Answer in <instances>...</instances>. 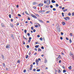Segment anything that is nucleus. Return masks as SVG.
<instances>
[{"instance_id": "nucleus-11", "label": "nucleus", "mask_w": 74, "mask_h": 74, "mask_svg": "<svg viewBox=\"0 0 74 74\" xmlns=\"http://www.w3.org/2000/svg\"><path fill=\"white\" fill-rule=\"evenodd\" d=\"M31 16H32V17H33V18H34L35 17V15H34L33 14H31Z\"/></svg>"}, {"instance_id": "nucleus-34", "label": "nucleus", "mask_w": 74, "mask_h": 74, "mask_svg": "<svg viewBox=\"0 0 74 74\" xmlns=\"http://www.w3.org/2000/svg\"><path fill=\"white\" fill-rule=\"evenodd\" d=\"M31 30H34V27L33 26H32L31 27Z\"/></svg>"}, {"instance_id": "nucleus-10", "label": "nucleus", "mask_w": 74, "mask_h": 74, "mask_svg": "<svg viewBox=\"0 0 74 74\" xmlns=\"http://www.w3.org/2000/svg\"><path fill=\"white\" fill-rule=\"evenodd\" d=\"M32 4L33 5H35V4H37V3L35 2H33Z\"/></svg>"}, {"instance_id": "nucleus-55", "label": "nucleus", "mask_w": 74, "mask_h": 74, "mask_svg": "<svg viewBox=\"0 0 74 74\" xmlns=\"http://www.w3.org/2000/svg\"><path fill=\"white\" fill-rule=\"evenodd\" d=\"M18 16H21V15L20 14H18Z\"/></svg>"}, {"instance_id": "nucleus-4", "label": "nucleus", "mask_w": 74, "mask_h": 74, "mask_svg": "<svg viewBox=\"0 0 74 74\" xmlns=\"http://www.w3.org/2000/svg\"><path fill=\"white\" fill-rule=\"evenodd\" d=\"M69 55L71 56H73V55H73V54L72 53L71 51L70 52Z\"/></svg>"}, {"instance_id": "nucleus-37", "label": "nucleus", "mask_w": 74, "mask_h": 74, "mask_svg": "<svg viewBox=\"0 0 74 74\" xmlns=\"http://www.w3.org/2000/svg\"><path fill=\"white\" fill-rule=\"evenodd\" d=\"M64 34V33H63L62 32H61V34L62 36H63V35Z\"/></svg>"}, {"instance_id": "nucleus-62", "label": "nucleus", "mask_w": 74, "mask_h": 74, "mask_svg": "<svg viewBox=\"0 0 74 74\" xmlns=\"http://www.w3.org/2000/svg\"><path fill=\"white\" fill-rule=\"evenodd\" d=\"M40 37V35H38L37 36V37Z\"/></svg>"}, {"instance_id": "nucleus-41", "label": "nucleus", "mask_w": 74, "mask_h": 74, "mask_svg": "<svg viewBox=\"0 0 74 74\" xmlns=\"http://www.w3.org/2000/svg\"><path fill=\"white\" fill-rule=\"evenodd\" d=\"M27 32V31H26V29H25L24 30V32L25 33H26V32Z\"/></svg>"}, {"instance_id": "nucleus-36", "label": "nucleus", "mask_w": 74, "mask_h": 74, "mask_svg": "<svg viewBox=\"0 0 74 74\" xmlns=\"http://www.w3.org/2000/svg\"><path fill=\"white\" fill-rule=\"evenodd\" d=\"M40 40H41V41H42L43 39L42 38V37H41L40 38Z\"/></svg>"}, {"instance_id": "nucleus-3", "label": "nucleus", "mask_w": 74, "mask_h": 74, "mask_svg": "<svg viewBox=\"0 0 74 74\" xmlns=\"http://www.w3.org/2000/svg\"><path fill=\"white\" fill-rule=\"evenodd\" d=\"M57 29H58L59 32H60V26L59 25H58L57 26V28H56Z\"/></svg>"}, {"instance_id": "nucleus-26", "label": "nucleus", "mask_w": 74, "mask_h": 74, "mask_svg": "<svg viewBox=\"0 0 74 74\" xmlns=\"http://www.w3.org/2000/svg\"><path fill=\"white\" fill-rule=\"evenodd\" d=\"M28 57H29V56L28 55H27L25 57L26 59H27Z\"/></svg>"}, {"instance_id": "nucleus-53", "label": "nucleus", "mask_w": 74, "mask_h": 74, "mask_svg": "<svg viewBox=\"0 0 74 74\" xmlns=\"http://www.w3.org/2000/svg\"><path fill=\"white\" fill-rule=\"evenodd\" d=\"M29 40H32V37H29Z\"/></svg>"}, {"instance_id": "nucleus-5", "label": "nucleus", "mask_w": 74, "mask_h": 74, "mask_svg": "<svg viewBox=\"0 0 74 74\" xmlns=\"http://www.w3.org/2000/svg\"><path fill=\"white\" fill-rule=\"evenodd\" d=\"M49 3L47 4V5H49L50 4V0H47V3Z\"/></svg>"}, {"instance_id": "nucleus-13", "label": "nucleus", "mask_w": 74, "mask_h": 74, "mask_svg": "<svg viewBox=\"0 0 74 74\" xmlns=\"http://www.w3.org/2000/svg\"><path fill=\"white\" fill-rule=\"evenodd\" d=\"M34 15H36L37 16H38V17H39V16H39V15H38L36 13H35Z\"/></svg>"}, {"instance_id": "nucleus-23", "label": "nucleus", "mask_w": 74, "mask_h": 74, "mask_svg": "<svg viewBox=\"0 0 74 74\" xmlns=\"http://www.w3.org/2000/svg\"><path fill=\"white\" fill-rule=\"evenodd\" d=\"M67 17H64V19L65 20V21H67Z\"/></svg>"}, {"instance_id": "nucleus-17", "label": "nucleus", "mask_w": 74, "mask_h": 74, "mask_svg": "<svg viewBox=\"0 0 74 74\" xmlns=\"http://www.w3.org/2000/svg\"><path fill=\"white\" fill-rule=\"evenodd\" d=\"M39 46H40L39 45H36V46H35V48H38V47H39Z\"/></svg>"}, {"instance_id": "nucleus-2", "label": "nucleus", "mask_w": 74, "mask_h": 74, "mask_svg": "<svg viewBox=\"0 0 74 74\" xmlns=\"http://www.w3.org/2000/svg\"><path fill=\"white\" fill-rule=\"evenodd\" d=\"M43 5H44L43 3H40L38 5V7H42Z\"/></svg>"}, {"instance_id": "nucleus-29", "label": "nucleus", "mask_w": 74, "mask_h": 74, "mask_svg": "<svg viewBox=\"0 0 74 74\" xmlns=\"http://www.w3.org/2000/svg\"><path fill=\"white\" fill-rule=\"evenodd\" d=\"M17 63H20V62H21V61L19 60H17Z\"/></svg>"}, {"instance_id": "nucleus-12", "label": "nucleus", "mask_w": 74, "mask_h": 74, "mask_svg": "<svg viewBox=\"0 0 74 74\" xmlns=\"http://www.w3.org/2000/svg\"><path fill=\"white\" fill-rule=\"evenodd\" d=\"M50 12H51V11H50V10L46 12V14H49V13H50Z\"/></svg>"}, {"instance_id": "nucleus-61", "label": "nucleus", "mask_w": 74, "mask_h": 74, "mask_svg": "<svg viewBox=\"0 0 74 74\" xmlns=\"http://www.w3.org/2000/svg\"><path fill=\"white\" fill-rule=\"evenodd\" d=\"M30 41H31V40H30L29 39L28 41V42H30Z\"/></svg>"}, {"instance_id": "nucleus-22", "label": "nucleus", "mask_w": 74, "mask_h": 74, "mask_svg": "<svg viewBox=\"0 0 74 74\" xmlns=\"http://www.w3.org/2000/svg\"><path fill=\"white\" fill-rule=\"evenodd\" d=\"M66 18L67 19V20L68 19V20H70V18L69 17H66Z\"/></svg>"}, {"instance_id": "nucleus-60", "label": "nucleus", "mask_w": 74, "mask_h": 74, "mask_svg": "<svg viewBox=\"0 0 74 74\" xmlns=\"http://www.w3.org/2000/svg\"><path fill=\"white\" fill-rule=\"evenodd\" d=\"M62 62V60H59V63H61V62Z\"/></svg>"}, {"instance_id": "nucleus-15", "label": "nucleus", "mask_w": 74, "mask_h": 74, "mask_svg": "<svg viewBox=\"0 0 74 74\" xmlns=\"http://www.w3.org/2000/svg\"><path fill=\"white\" fill-rule=\"evenodd\" d=\"M39 22H41V23H44V22H43V21H42L41 20H39Z\"/></svg>"}, {"instance_id": "nucleus-35", "label": "nucleus", "mask_w": 74, "mask_h": 74, "mask_svg": "<svg viewBox=\"0 0 74 74\" xmlns=\"http://www.w3.org/2000/svg\"><path fill=\"white\" fill-rule=\"evenodd\" d=\"M47 7L46 5H45L43 6V8H46Z\"/></svg>"}, {"instance_id": "nucleus-44", "label": "nucleus", "mask_w": 74, "mask_h": 74, "mask_svg": "<svg viewBox=\"0 0 74 74\" xmlns=\"http://www.w3.org/2000/svg\"><path fill=\"white\" fill-rule=\"evenodd\" d=\"M41 49H44V47L43 46H42L41 47Z\"/></svg>"}, {"instance_id": "nucleus-28", "label": "nucleus", "mask_w": 74, "mask_h": 74, "mask_svg": "<svg viewBox=\"0 0 74 74\" xmlns=\"http://www.w3.org/2000/svg\"><path fill=\"white\" fill-rule=\"evenodd\" d=\"M67 11V9H66L64 10L63 11H64V12H65V11Z\"/></svg>"}, {"instance_id": "nucleus-8", "label": "nucleus", "mask_w": 74, "mask_h": 74, "mask_svg": "<svg viewBox=\"0 0 74 74\" xmlns=\"http://www.w3.org/2000/svg\"><path fill=\"white\" fill-rule=\"evenodd\" d=\"M1 56L2 57V59H3V60H4V55H3V54H2L1 55Z\"/></svg>"}, {"instance_id": "nucleus-16", "label": "nucleus", "mask_w": 74, "mask_h": 74, "mask_svg": "<svg viewBox=\"0 0 74 74\" xmlns=\"http://www.w3.org/2000/svg\"><path fill=\"white\" fill-rule=\"evenodd\" d=\"M10 26L11 27H13L14 26V25H13V24H12L11 23H10Z\"/></svg>"}, {"instance_id": "nucleus-54", "label": "nucleus", "mask_w": 74, "mask_h": 74, "mask_svg": "<svg viewBox=\"0 0 74 74\" xmlns=\"http://www.w3.org/2000/svg\"><path fill=\"white\" fill-rule=\"evenodd\" d=\"M31 54V52L29 51V53L28 54L29 55H30Z\"/></svg>"}, {"instance_id": "nucleus-24", "label": "nucleus", "mask_w": 74, "mask_h": 74, "mask_svg": "<svg viewBox=\"0 0 74 74\" xmlns=\"http://www.w3.org/2000/svg\"><path fill=\"white\" fill-rule=\"evenodd\" d=\"M62 16H63V17L64 16V13H63V12L62 13Z\"/></svg>"}, {"instance_id": "nucleus-25", "label": "nucleus", "mask_w": 74, "mask_h": 74, "mask_svg": "<svg viewBox=\"0 0 74 74\" xmlns=\"http://www.w3.org/2000/svg\"><path fill=\"white\" fill-rule=\"evenodd\" d=\"M38 51L39 52V51H41V49H40V48H38Z\"/></svg>"}, {"instance_id": "nucleus-21", "label": "nucleus", "mask_w": 74, "mask_h": 74, "mask_svg": "<svg viewBox=\"0 0 74 74\" xmlns=\"http://www.w3.org/2000/svg\"><path fill=\"white\" fill-rule=\"evenodd\" d=\"M61 73V71H60V69H59L58 73Z\"/></svg>"}, {"instance_id": "nucleus-56", "label": "nucleus", "mask_w": 74, "mask_h": 74, "mask_svg": "<svg viewBox=\"0 0 74 74\" xmlns=\"http://www.w3.org/2000/svg\"><path fill=\"white\" fill-rule=\"evenodd\" d=\"M70 36H73V34L71 33H70Z\"/></svg>"}, {"instance_id": "nucleus-38", "label": "nucleus", "mask_w": 74, "mask_h": 74, "mask_svg": "<svg viewBox=\"0 0 74 74\" xmlns=\"http://www.w3.org/2000/svg\"><path fill=\"white\" fill-rule=\"evenodd\" d=\"M36 71H40V69H39L36 70Z\"/></svg>"}, {"instance_id": "nucleus-48", "label": "nucleus", "mask_w": 74, "mask_h": 74, "mask_svg": "<svg viewBox=\"0 0 74 74\" xmlns=\"http://www.w3.org/2000/svg\"><path fill=\"white\" fill-rule=\"evenodd\" d=\"M3 66H4V67L5 66V63H3Z\"/></svg>"}, {"instance_id": "nucleus-1", "label": "nucleus", "mask_w": 74, "mask_h": 74, "mask_svg": "<svg viewBox=\"0 0 74 74\" xmlns=\"http://www.w3.org/2000/svg\"><path fill=\"white\" fill-rule=\"evenodd\" d=\"M58 56H59L58 57V58H56L57 60L58 61L60 59H61V57H60V55H57Z\"/></svg>"}, {"instance_id": "nucleus-57", "label": "nucleus", "mask_w": 74, "mask_h": 74, "mask_svg": "<svg viewBox=\"0 0 74 74\" xmlns=\"http://www.w3.org/2000/svg\"><path fill=\"white\" fill-rule=\"evenodd\" d=\"M23 44L24 45H25V41L24 40L23 41Z\"/></svg>"}, {"instance_id": "nucleus-49", "label": "nucleus", "mask_w": 74, "mask_h": 74, "mask_svg": "<svg viewBox=\"0 0 74 74\" xmlns=\"http://www.w3.org/2000/svg\"><path fill=\"white\" fill-rule=\"evenodd\" d=\"M38 25H36L35 26V27H38Z\"/></svg>"}, {"instance_id": "nucleus-39", "label": "nucleus", "mask_w": 74, "mask_h": 74, "mask_svg": "<svg viewBox=\"0 0 74 74\" xmlns=\"http://www.w3.org/2000/svg\"><path fill=\"white\" fill-rule=\"evenodd\" d=\"M26 71V69H25L23 70V72L25 73Z\"/></svg>"}, {"instance_id": "nucleus-6", "label": "nucleus", "mask_w": 74, "mask_h": 74, "mask_svg": "<svg viewBox=\"0 0 74 74\" xmlns=\"http://www.w3.org/2000/svg\"><path fill=\"white\" fill-rule=\"evenodd\" d=\"M10 45H8V44H7L6 46V48H10L9 47V46H10Z\"/></svg>"}, {"instance_id": "nucleus-59", "label": "nucleus", "mask_w": 74, "mask_h": 74, "mask_svg": "<svg viewBox=\"0 0 74 74\" xmlns=\"http://www.w3.org/2000/svg\"><path fill=\"white\" fill-rule=\"evenodd\" d=\"M36 69H34L33 70L34 71H36Z\"/></svg>"}, {"instance_id": "nucleus-64", "label": "nucleus", "mask_w": 74, "mask_h": 74, "mask_svg": "<svg viewBox=\"0 0 74 74\" xmlns=\"http://www.w3.org/2000/svg\"><path fill=\"white\" fill-rule=\"evenodd\" d=\"M37 53L36 52L34 54V55H37Z\"/></svg>"}, {"instance_id": "nucleus-42", "label": "nucleus", "mask_w": 74, "mask_h": 74, "mask_svg": "<svg viewBox=\"0 0 74 74\" xmlns=\"http://www.w3.org/2000/svg\"><path fill=\"white\" fill-rule=\"evenodd\" d=\"M47 60H45V63H47Z\"/></svg>"}, {"instance_id": "nucleus-9", "label": "nucleus", "mask_w": 74, "mask_h": 74, "mask_svg": "<svg viewBox=\"0 0 74 74\" xmlns=\"http://www.w3.org/2000/svg\"><path fill=\"white\" fill-rule=\"evenodd\" d=\"M62 24L63 25H66V23H65V22H64L63 21H62Z\"/></svg>"}, {"instance_id": "nucleus-50", "label": "nucleus", "mask_w": 74, "mask_h": 74, "mask_svg": "<svg viewBox=\"0 0 74 74\" xmlns=\"http://www.w3.org/2000/svg\"><path fill=\"white\" fill-rule=\"evenodd\" d=\"M50 8H53V6L52 5H50Z\"/></svg>"}, {"instance_id": "nucleus-33", "label": "nucleus", "mask_w": 74, "mask_h": 74, "mask_svg": "<svg viewBox=\"0 0 74 74\" xmlns=\"http://www.w3.org/2000/svg\"><path fill=\"white\" fill-rule=\"evenodd\" d=\"M66 70L64 69L63 70V73H66Z\"/></svg>"}, {"instance_id": "nucleus-47", "label": "nucleus", "mask_w": 74, "mask_h": 74, "mask_svg": "<svg viewBox=\"0 0 74 74\" xmlns=\"http://www.w3.org/2000/svg\"><path fill=\"white\" fill-rule=\"evenodd\" d=\"M62 67L63 68V69H65V67H64V65L62 66Z\"/></svg>"}, {"instance_id": "nucleus-20", "label": "nucleus", "mask_w": 74, "mask_h": 74, "mask_svg": "<svg viewBox=\"0 0 74 74\" xmlns=\"http://www.w3.org/2000/svg\"><path fill=\"white\" fill-rule=\"evenodd\" d=\"M68 15L69 16H70L71 15V14L70 13V12H69L68 14Z\"/></svg>"}, {"instance_id": "nucleus-52", "label": "nucleus", "mask_w": 74, "mask_h": 74, "mask_svg": "<svg viewBox=\"0 0 74 74\" xmlns=\"http://www.w3.org/2000/svg\"><path fill=\"white\" fill-rule=\"evenodd\" d=\"M66 40H69V38H68L67 37H66Z\"/></svg>"}, {"instance_id": "nucleus-58", "label": "nucleus", "mask_w": 74, "mask_h": 74, "mask_svg": "<svg viewBox=\"0 0 74 74\" xmlns=\"http://www.w3.org/2000/svg\"><path fill=\"white\" fill-rule=\"evenodd\" d=\"M72 16H74V12H73L72 13Z\"/></svg>"}, {"instance_id": "nucleus-30", "label": "nucleus", "mask_w": 74, "mask_h": 74, "mask_svg": "<svg viewBox=\"0 0 74 74\" xmlns=\"http://www.w3.org/2000/svg\"><path fill=\"white\" fill-rule=\"evenodd\" d=\"M30 33H28L27 34V36H28V37H30Z\"/></svg>"}, {"instance_id": "nucleus-51", "label": "nucleus", "mask_w": 74, "mask_h": 74, "mask_svg": "<svg viewBox=\"0 0 74 74\" xmlns=\"http://www.w3.org/2000/svg\"><path fill=\"white\" fill-rule=\"evenodd\" d=\"M46 7L47 8H49V5H46Z\"/></svg>"}, {"instance_id": "nucleus-19", "label": "nucleus", "mask_w": 74, "mask_h": 74, "mask_svg": "<svg viewBox=\"0 0 74 74\" xmlns=\"http://www.w3.org/2000/svg\"><path fill=\"white\" fill-rule=\"evenodd\" d=\"M25 13L26 14H27V15H30L29 14H28V13H27V11H25Z\"/></svg>"}, {"instance_id": "nucleus-40", "label": "nucleus", "mask_w": 74, "mask_h": 74, "mask_svg": "<svg viewBox=\"0 0 74 74\" xmlns=\"http://www.w3.org/2000/svg\"><path fill=\"white\" fill-rule=\"evenodd\" d=\"M56 7H59V5H58V4H56Z\"/></svg>"}, {"instance_id": "nucleus-45", "label": "nucleus", "mask_w": 74, "mask_h": 74, "mask_svg": "<svg viewBox=\"0 0 74 74\" xmlns=\"http://www.w3.org/2000/svg\"><path fill=\"white\" fill-rule=\"evenodd\" d=\"M69 42L70 43H71V42H72V41L71 40V39H70L69 40Z\"/></svg>"}, {"instance_id": "nucleus-32", "label": "nucleus", "mask_w": 74, "mask_h": 74, "mask_svg": "<svg viewBox=\"0 0 74 74\" xmlns=\"http://www.w3.org/2000/svg\"><path fill=\"white\" fill-rule=\"evenodd\" d=\"M33 69V67H30L29 68L30 70L31 71Z\"/></svg>"}, {"instance_id": "nucleus-18", "label": "nucleus", "mask_w": 74, "mask_h": 74, "mask_svg": "<svg viewBox=\"0 0 74 74\" xmlns=\"http://www.w3.org/2000/svg\"><path fill=\"white\" fill-rule=\"evenodd\" d=\"M68 69H69V70H71V66H70L68 67Z\"/></svg>"}, {"instance_id": "nucleus-46", "label": "nucleus", "mask_w": 74, "mask_h": 74, "mask_svg": "<svg viewBox=\"0 0 74 74\" xmlns=\"http://www.w3.org/2000/svg\"><path fill=\"white\" fill-rule=\"evenodd\" d=\"M53 11H56V8H53Z\"/></svg>"}, {"instance_id": "nucleus-43", "label": "nucleus", "mask_w": 74, "mask_h": 74, "mask_svg": "<svg viewBox=\"0 0 74 74\" xmlns=\"http://www.w3.org/2000/svg\"><path fill=\"white\" fill-rule=\"evenodd\" d=\"M29 45H27V48H29Z\"/></svg>"}, {"instance_id": "nucleus-31", "label": "nucleus", "mask_w": 74, "mask_h": 74, "mask_svg": "<svg viewBox=\"0 0 74 74\" xmlns=\"http://www.w3.org/2000/svg\"><path fill=\"white\" fill-rule=\"evenodd\" d=\"M9 16L10 18H11V14H9Z\"/></svg>"}, {"instance_id": "nucleus-63", "label": "nucleus", "mask_w": 74, "mask_h": 74, "mask_svg": "<svg viewBox=\"0 0 74 74\" xmlns=\"http://www.w3.org/2000/svg\"><path fill=\"white\" fill-rule=\"evenodd\" d=\"M33 32H36V29H34L33 30Z\"/></svg>"}, {"instance_id": "nucleus-7", "label": "nucleus", "mask_w": 74, "mask_h": 74, "mask_svg": "<svg viewBox=\"0 0 74 74\" xmlns=\"http://www.w3.org/2000/svg\"><path fill=\"white\" fill-rule=\"evenodd\" d=\"M51 2L52 3H55L56 2V1L54 0H51Z\"/></svg>"}, {"instance_id": "nucleus-14", "label": "nucleus", "mask_w": 74, "mask_h": 74, "mask_svg": "<svg viewBox=\"0 0 74 74\" xmlns=\"http://www.w3.org/2000/svg\"><path fill=\"white\" fill-rule=\"evenodd\" d=\"M1 26L2 27H5V26L4 25V24L1 23Z\"/></svg>"}, {"instance_id": "nucleus-27", "label": "nucleus", "mask_w": 74, "mask_h": 74, "mask_svg": "<svg viewBox=\"0 0 74 74\" xmlns=\"http://www.w3.org/2000/svg\"><path fill=\"white\" fill-rule=\"evenodd\" d=\"M39 62V60H38V59H36V62Z\"/></svg>"}]
</instances>
